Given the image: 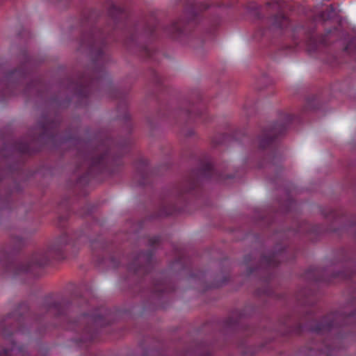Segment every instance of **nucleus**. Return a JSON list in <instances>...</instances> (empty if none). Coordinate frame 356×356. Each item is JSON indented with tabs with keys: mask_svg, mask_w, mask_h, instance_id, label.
<instances>
[{
	"mask_svg": "<svg viewBox=\"0 0 356 356\" xmlns=\"http://www.w3.org/2000/svg\"><path fill=\"white\" fill-rule=\"evenodd\" d=\"M328 34H331V32L328 31L327 37H328Z\"/></svg>",
	"mask_w": 356,
	"mask_h": 356,
	"instance_id": "nucleus-10",
	"label": "nucleus"
},
{
	"mask_svg": "<svg viewBox=\"0 0 356 356\" xmlns=\"http://www.w3.org/2000/svg\"><path fill=\"white\" fill-rule=\"evenodd\" d=\"M260 145H261V146H262V147H265V143H264V140H262L261 141Z\"/></svg>",
	"mask_w": 356,
	"mask_h": 356,
	"instance_id": "nucleus-8",
	"label": "nucleus"
},
{
	"mask_svg": "<svg viewBox=\"0 0 356 356\" xmlns=\"http://www.w3.org/2000/svg\"><path fill=\"white\" fill-rule=\"evenodd\" d=\"M64 257L65 254L60 247L52 246L47 250L42 258L38 259L37 262L39 265H45L50 259L60 260L64 259Z\"/></svg>",
	"mask_w": 356,
	"mask_h": 356,
	"instance_id": "nucleus-1",
	"label": "nucleus"
},
{
	"mask_svg": "<svg viewBox=\"0 0 356 356\" xmlns=\"http://www.w3.org/2000/svg\"><path fill=\"white\" fill-rule=\"evenodd\" d=\"M273 24L276 28L283 29L288 26L289 22L284 16L280 15L274 18Z\"/></svg>",
	"mask_w": 356,
	"mask_h": 356,
	"instance_id": "nucleus-2",
	"label": "nucleus"
},
{
	"mask_svg": "<svg viewBox=\"0 0 356 356\" xmlns=\"http://www.w3.org/2000/svg\"><path fill=\"white\" fill-rule=\"evenodd\" d=\"M159 241V239L158 238H154V239H150L149 240V242L152 243V244H154L156 243H157Z\"/></svg>",
	"mask_w": 356,
	"mask_h": 356,
	"instance_id": "nucleus-7",
	"label": "nucleus"
},
{
	"mask_svg": "<svg viewBox=\"0 0 356 356\" xmlns=\"http://www.w3.org/2000/svg\"><path fill=\"white\" fill-rule=\"evenodd\" d=\"M0 356H11L10 351L7 348H0Z\"/></svg>",
	"mask_w": 356,
	"mask_h": 356,
	"instance_id": "nucleus-4",
	"label": "nucleus"
},
{
	"mask_svg": "<svg viewBox=\"0 0 356 356\" xmlns=\"http://www.w3.org/2000/svg\"><path fill=\"white\" fill-rule=\"evenodd\" d=\"M327 10H326L325 11H323L322 15H323V17H325V15L327 14Z\"/></svg>",
	"mask_w": 356,
	"mask_h": 356,
	"instance_id": "nucleus-9",
	"label": "nucleus"
},
{
	"mask_svg": "<svg viewBox=\"0 0 356 356\" xmlns=\"http://www.w3.org/2000/svg\"><path fill=\"white\" fill-rule=\"evenodd\" d=\"M191 17H193L195 14L193 10H186V11Z\"/></svg>",
	"mask_w": 356,
	"mask_h": 356,
	"instance_id": "nucleus-6",
	"label": "nucleus"
},
{
	"mask_svg": "<svg viewBox=\"0 0 356 356\" xmlns=\"http://www.w3.org/2000/svg\"><path fill=\"white\" fill-rule=\"evenodd\" d=\"M344 49L349 54L356 53V38L352 39Z\"/></svg>",
	"mask_w": 356,
	"mask_h": 356,
	"instance_id": "nucleus-3",
	"label": "nucleus"
},
{
	"mask_svg": "<svg viewBox=\"0 0 356 356\" xmlns=\"http://www.w3.org/2000/svg\"><path fill=\"white\" fill-rule=\"evenodd\" d=\"M179 30V28L176 26V23H174L171 25V27H170L171 32L175 33V32L178 31Z\"/></svg>",
	"mask_w": 356,
	"mask_h": 356,
	"instance_id": "nucleus-5",
	"label": "nucleus"
}]
</instances>
